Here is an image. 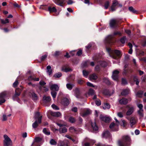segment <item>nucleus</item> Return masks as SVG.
Segmentation results:
<instances>
[{"label":"nucleus","instance_id":"15","mask_svg":"<svg viewBox=\"0 0 146 146\" xmlns=\"http://www.w3.org/2000/svg\"><path fill=\"white\" fill-rule=\"evenodd\" d=\"M110 128L113 131H116L118 130V127L117 126V124H115L113 123H112L110 124Z\"/></svg>","mask_w":146,"mask_h":146},{"label":"nucleus","instance_id":"30","mask_svg":"<svg viewBox=\"0 0 146 146\" xmlns=\"http://www.w3.org/2000/svg\"><path fill=\"white\" fill-rule=\"evenodd\" d=\"M31 96L33 99L34 101H36L38 99V97L37 95L33 92L31 93Z\"/></svg>","mask_w":146,"mask_h":146},{"label":"nucleus","instance_id":"24","mask_svg":"<svg viewBox=\"0 0 146 146\" xmlns=\"http://www.w3.org/2000/svg\"><path fill=\"white\" fill-rule=\"evenodd\" d=\"M48 11H49L50 13H55L56 12L57 9L54 7H52L49 6L48 7Z\"/></svg>","mask_w":146,"mask_h":146},{"label":"nucleus","instance_id":"44","mask_svg":"<svg viewBox=\"0 0 146 146\" xmlns=\"http://www.w3.org/2000/svg\"><path fill=\"white\" fill-rule=\"evenodd\" d=\"M110 108V105L107 103L104 104L103 107V108L104 109H109Z\"/></svg>","mask_w":146,"mask_h":146},{"label":"nucleus","instance_id":"60","mask_svg":"<svg viewBox=\"0 0 146 146\" xmlns=\"http://www.w3.org/2000/svg\"><path fill=\"white\" fill-rule=\"evenodd\" d=\"M137 106L139 108V110H143V106L142 104H137Z\"/></svg>","mask_w":146,"mask_h":146},{"label":"nucleus","instance_id":"43","mask_svg":"<svg viewBox=\"0 0 146 146\" xmlns=\"http://www.w3.org/2000/svg\"><path fill=\"white\" fill-rule=\"evenodd\" d=\"M50 144L52 145H56L57 144L56 142L53 139H51L50 141Z\"/></svg>","mask_w":146,"mask_h":146},{"label":"nucleus","instance_id":"58","mask_svg":"<svg viewBox=\"0 0 146 146\" xmlns=\"http://www.w3.org/2000/svg\"><path fill=\"white\" fill-rule=\"evenodd\" d=\"M127 82L125 78L122 79V84L123 85H125L127 84Z\"/></svg>","mask_w":146,"mask_h":146},{"label":"nucleus","instance_id":"37","mask_svg":"<svg viewBox=\"0 0 146 146\" xmlns=\"http://www.w3.org/2000/svg\"><path fill=\"white\" fill-rule=\"evenodd\" d=\"M74 86L73 84L70 83L67 84L66 85L67 88L70 90L72 89Z\"/></svg>","mask_w":146,"mask_h":146},{"label":"nucleus","instance_id":"22","mask_svg":"<svg viewBox=\"0 0 146 146\" xmlns=\"http://www.w3.org/2000/svg\"><path fill=\"white\" fill-rule=\"evenodd\" d=\"M134 111V108L133 107H130L129 108L128 110L126 113V115H131Z\"/></svg>","mask_w":146,"mask_h":146},{"label":"nucleus","instance_id":"36","mask_svg":"<svg viewBox=\"0 0 146 146\" xmlns=\"http://www.w3.org/2000/svg\"><path fill=\"white\" fill-rule=\"evenodd\" d=\"M89 73V72L86 71L85 70H83L82 71L83 75L85 78H87L88 77Z\"/></svg>","mask_w":146,"mask_h":146},{"label":"nucleus","instance_id":"62","mask_svg":"<svg viewBox=\"0 0 146 146\" xmlns=\"http://www.w3.org/2000/svg\"><path fill=\"white\" fill-rule=\"evenodd\" d=\"M104 82L108 84H110V83L109 80L108 78H105L104 80Z\"/></svg>","mask_w":146,"mask_h":146},{"label":"nucleus","instance_id":"61","mask_svg":"<svg viewBox=\"0 0 146 146\" xmlns=\"http://www.w3.org/2000/svg\"><path fill=\"white\" fill-rule=\"evenodd\" d=\"M69 130L71 132H75L76 131V129L73 127H70L69 128Z\"/></svg>","mask_w":146,"mask_h":146},{"label":"nucleus","instance_id":"29","mask_svg":"<svg viewBox=\"0 0 146 146\" xmlns=\"http://www.w3.org/2000/svg\"><path fill=\"white\" fill-rule=\"evenodd\" d=\"M51 100V98L50 96H44L43 98V100L45 102H49Z\"/></svg>","mask_w":146,"mask_h":146},{"label":"nucleus","instance_id":"2","mask_svg":"<svg viewBox=\"0 0 146 146\" xmlns=\"http://www.w3.org/2000/svg\"><path fill=\"white\" fill-rule=\"evenodd\" d=\"M116 35L120 36L121 35V33L119 32H115L113 35H108L105 39L104 40L105 43L108 45L112 44L114 42L113 39V36Z\"/></svg>","mask_w":146,"mask_h":146},{"label":"nucleus","instance_id":"20","mask_svg":"<svg viewBox=\"0 0 146 146\" xmlns=\"http://www.w3.org/2000/svg\"><path fill=\"white\" fill-rule=\"evenodd\" d=\"M136 120L133 117H132L131 118L130 120V125L132 128L133 127V126L135 125L136 123Z\"/></svg>","mask_w":146,"mask_h":146},{"label":"nucleus","instance_id":"16","mask_svg":"<svg viewBox=\"0 0 146 146\" xmlns=\"http://www.w3.org/2000/svg\"><path fill=\"white\" fill-rule=\"evenodd\" d=\"M54 2L57 5L61 7H64V0H54Z\"/></svg>","mask_w":146,"mask_h":146},{"label":"nucleus","instance_id":"47","mask_svg":"<svg viewBox=\"0 0 146 146\" xmlns=\"http://www.w3.org/2000/svg\"><path fill=\"white\" fill-rule=\"evenodd\" d=\"M1 21L2 23L3 24H5L9 22L8 19H1Z\"/></svg>","mask_w":146,"mask_h":146},{"label":"nucleus","instance_id":"13","mask_svg":"<svg viewBox=\"0 0 146 146\" xmlns=\"http://www.w3.org/2000/svg\"><path fill=\"white\" fill-rule=\"evenodd\" d=\"M42 118V116L40 115L39 112H37L35 113L34 118L36 120L38 121V123H40Z\"/></svg>","mask_w":146,"mask_h":146},{"label":"nucleus","instance_id":"53","mask_svg":"<svg viewBox=\"0 0 146 146\" xmlns=\"http://www.w3.org/2000/svg\"><path fill=\"white\" fill-rule=\"evenodd\" d=\"M93 44V43H90L87 46H86V52H88L87 50H88L92 46V44Z\"/></svg>","mask_w":146,"mask_h":146},{"label":"nucleus","instance_id":"12","mask_svg":"<svg viewBox=\"0 0 146 146\" xmlns=\"http://www.w3.org/2000/svg\"><path fill=\"white\" fill-rule=\"evenodd\" d=\"M100 118L101 121L106 123L109 122L110 120V118L109 117L104 116L102 115H100Z\"/></svg>","mask_w":146,"mask_h":146},{"label":"nucleus","instance_id":"45","mask_svg":"<svg viewBox=\"0 0 146 146\" xmlns=\"http://www.w3.org/2000/svg\"><path fill=\"white\" fill-rule=\"evenodd\" d=\"M143 92L142 91L138 92L136 94V96L138 97H141L143 94Z\"/></svg>","mask_w":146,"mask_h":146},{"label":"nucleus","instance_id":"1","mask_svg":"<svg viewBox=\"0 0 146 146\" xmlns=\"http://www.w3.org/2000/svg\"><path fill=\"white\" fill-rule=\"evenodd\" d=\"M107 50L110 56L112 58L116 60L115 61H113L114 63L119 62V60L118 59L117 57H119L121 54L120 52L118 50H113L110 48H107Z\"/></svg>","mask_w":146,"mask_h":146},{"label":"nucleus","instance_id":"11","mask_svg":"<svg viewBox=\"0 0 146 146\" xmlns=\"http://www.w3.org/2000/svg\"><path fill=\"white\" fill-rule=\"evenodd\" d=\"M102 137L103 138L110 139L111 138V136L109 131L108 130H106L103 133Z\"/></svg>","mask_w":146,"mask_h":146},{"label":"nucleus","instance_id":"19","mask_svg":"<svg viewBox=\"0 0 146 146\" xmlns=\"http://www.w3.org/2000/svg\"><path fill=\"white\" fill-rule=\"evenodd\" d=\"M119 101L121 104L125 105L127 103L128 100L125 98H122L121 99L119 100Z\"/></svg>","mask_w":146,"mask_h":146},{"label":"nucleus","instance_id":"34","mask_svg":"<svg viewBox=\"0 0 146 146\" xmlns=\"http://www.w3.org/2000/svg\"><path fill=\"white\" fill-rule=\"evenodd\" d=\"M40 123H38V121L36 120L32 124V127L33 128H36L38 126V124Z\"/></svg>","mask_w":146,"mask_h":146},{"label":"nucleus","instance_id":"4","mask_svg":"<svg viewBox=\"0 0 146 146\" xmlns=\"http://www.w3.org/2000/svg\"><path fill=\"white\" fill-rule=\"evenodd\" d=\"M4 140L3 141V144L4 146H12V143L11 139L7 135H4Z\"/></svg>","mask_w":146,"mask_h":146},{"label":"nucleus","instance_id":"33","mask_svg":"<svg viewBox=\"0 0 146 146\" xmlns=\"http://www.w3.org/2000/svg\"><path fill=\"white\" fill-rule=\"evenodd\" d=\"M29 80H34L35 81H38L39 80L38 78H35L34 77L30 76L28 78Z\"/></svg>","mask_w":146,"mask_h":146},{"label":"nucleus","instance_id":"3","mask_svg":"<svg viewBox=\"0 0 146 146\" xmlns=\"http://www.w3.org/2000/svg\"><path fill=\"white\" fill-rule=\"evenodd\" d=\"M130 141V138L128 136H123L121 140H119L118 142L119 146H127L128 145V143Z\"/></svg>","mask_w":146,"mask_h":146},{"label":"nucleus","instance_id":"32","mask_svg":"<svg viewBox=\"0 0 146 146\" xmlns=\"http://www.w3.org/2000/svg\"><path fill=\"white\" fill-rule=\"evenodd\" d=\"M98 64L102 67H106L107 65V63L105 61H99L98 63Z\"/></svg>","mask_w":146,"mask_h":146},{"label":"nucleus","instance_id":"8","mask_svg":"<svg viewBox=\"0 0 146 146\" xmlns=\"http://www.w3.org/2000/svg\"><path fill=\"white\" fill-rule=\"evenodd\" d=\"M39 84L40 86L39 87V89L40 91L43 92L44 91L46 92L48 90V89L46 87H44V86L46 83L43 81H40L39 82Z\"/></svg>","mask_w":146,"mask_h":146},{"label":"nucleus","instance_id":"21","mask_svg":"<svg viewBox=\"0 0 146 146\" xmlns=\"http://www.w3.org/2000/svg\"><path fill=\"white\" fill-rule=\"evenodd\" d=\"M50 114L52 116L56 117H59L61 115V113L59 111H51Z\"/></svg>","mask_w":146,"mask_h":146},{"label":"nucleus","instance_id":"23","mask_svg":"<svg viewBox=\"0 0 146 146\" xmlns=\"http://www.w3.org/2000/svg\"><path fill=\"white\" fill-rule=\"evenodd\" d=\"M62 102L64 106H67L69 104V101L66 98H64L62 99Z\"/></svg>","mask_w":146,"mask_h":146},{"label":"nucleus","instance_id":"57","mask_svg":"<svg viewBox=\"0 0 146 146\" xmlns=\"http://www.w3.org/2000/svg\"><path fill=\"white\" fill-rule=\"evenodd\" d=\"M69 121L70 122L73 123L75 122L76 120L74 118L71 117L69 118Z\"/></svg>","mask_w":146,"mask_h":146},{"label":"nucleus","instance_id":"6","mask_svg":"<svg viewBox=\"0 0 146 146\" xmlns=\"http://www.w3.org/2000/svg\"><path fill=\"white\" fill-rule=\"evenodd\" d=\"M91 113L90 110L88 109H82L80 113V115L83 117H84Z\"/></svg>","mask_w":146,"mask_h":146},{"label":"nucleus","instance_id":"9","mask_svg":"<svg viewBox=\"0 0 146 146\" xmlns=\"http://www.w3.org/2000/svg\"><path fill=\"white\" fill-rule=\"evenodd\" d=\"M112 2V4L111 6V11H114L116 10V7L118 5V2L117 0H113Z\"/></svg>","mask_w":146,"mask_h":146},{"label":"nucleus","instance_id":"7","mask_svg":"<svg viewBox=\"0 0 146 146\" xmlns=\"http://www.w3.org/2000/svg\"><path fill=\"white\" fill-rule=\"evenodd\" d=\"M21 92V90L19 88L17 89L15 91V94L13 96V99L14 100H16L18 102H19L20 100L18 96H19Z\"/></svg>","mask_w":146,"mask_h":146},{"label":"nucleus","instance_id":"48","mask_svg":"<svg viewBox=\"0 0 146 146\" xmlns=\"http://www.w3.org/2000/svg\"><path fill=\"white\" fill-rule=\"evenodd\" d=\"M59 131L61 133H64L67 132V129L66 127H64L62 129H60Z\"/></svg>","mask_w":146,"mask_h":146},{"label":"nucleus","instance_id":"28","mask_svg":"<svg viewBox=\"0 0 146 146\" xmlns=\"http://www.w3.org/2000/svg\"><path fill=\"white\" fill-rule=\"evenodd\" d=\"M129 89H125L123 91L121 94L122 95L125 96L129 93Z\"/></svg>","mask_w":146,"mask_h":146},{"label":"nucleus","instance_id":"54","mask_svg":"<svg viewBox=\"0 0 146 146\" xmlns=\"http://www.w3.org/2000/svg\"><path fill=\"white\" fill-rule=\"evenodd\" d=\"M11 114L7 116H6L5 115H3V121H5L7 119V116L9 117L11 116Z\"/></svg>","mask_w":146,"mask_h":146},{"label":"nucleus","instance_id":"42","mask_svg":"<svg viewBox=\"0 0 146 146\" xmlns=\"http://www.w3.org/2000/svg\"><path fill=\"white\" fill-rule=\"evenodd\" d=\"M75 93L76 97L78 98L80 94V92L79 89L76 88L75 90Z\"/></svg>","mask_w":146,"mask_h":146},{"label":"nucleus","instance_id":"50","mask_svg":"<svg viewBox=\"0 0 146 146\" xmlns=\"http://www.w3.org/2000/svg\"><path fill=\"white\" fill-rule=\"evenodd\" d=\"M142 45L144 46H146V37L144 36L143 38Z\"/></svg>","mask_w":146,"mask_h":146},{"label":"nucleus","instance_id":"31","mask_svg":"<svg viewBox=\"0 0 146 146\" xmlns=\"http://www.w3.org/2000/svg\"><path fill=\"white\" fill-rule=\"evenodd\" d=\"M47 69V72L50 75L52 73V70L51 69V67L50 66H48L46 68Z\"/></svg>","mask_w":146,"mask_h":146},{"label":"nucleus","instance_id":"49","mask_svg":"<svg viewBox=\"0 0 146 146\" xmlns=\"http://www.w3.org/2000/svg\"><path fill=\"white\" fill-rule=\"evenodd\" d=\"M62 76V74L61 73L58 72L57 73L55 74L54 75V76L55 78H59L60 77Z\"/></svg>","mask_w":146,"mask_h":146},{"label":"nucleus","instance_id":"35","mask_svg":"<svg viewBox=\"0 0 146 146\" xmlns=\"http://www.w3.org/2000/svg\"><path fill=\"white\" fill-rule=\"evenodd\" d=\"M62 70L64 72H68L72 71V70L69 68H65L64 67H62Z\"/></svg>","mask_w":146,"mask_h":146},{"label":"nucleus","instance_id":"27","mask_svg":"<svg viewBox=\"0 0 146 146\" xmlns=\"http://www.w3.org/2000/svg\"><path fill=\"white\" fill-rule=\"evenodd\" d=\"M98 77V76L95 73H94V74L91 75L90 76V77H89L90 79L91 80H95L97 79Z\"/></svg>","mask_w":146,"mask_h":146},{"label":"nucleus","instance_id":"51","mask_svg":"<svg viewBox=\"0 0 146 146\" xmlns=\"http://www.w3.org/2000/svg\"><path fill=\"white\" fill-rule=\"evenodd\" d=\"M95 102L97 106H99L101 104V101L99 99H97L95 101Z\"/></svg>","mask_w":146,"mask_h":146},{"label":"nucleus","instance_id":"52","mask_svg":"<svg viewBox=\"0 0 146 146\" xmlns=\"http://www.w3.org/2000/svg\"><path fill=\"white\" fill-rule=\"evenodd\" d=\"M126 40V37L125 36H123L122 38H121L120 41L121 42L122 44H124L125 43V41Z\"/></svg>","mask_w":146,"mask_h":146},{"label":"nucleus","instance_id":"46","mask_svg":"<svg viewBox=\"0 0 146 146\" xmlns=\"http://www.w3.org/2000/svg\"><path fill=\"white\" fill-rule=\"evenodd\" d=\"M88 93L89 95H93L95 93V91L92 89H90L89 90Z\"/></svg>","mask_w":146,"mask_h":146},{"label":"nucleus","instance_id":"39","mask_svg":"<svg viewBox=\"0 0 146 146\" xmlns=\"http://www.w3.org/2000/svg\"><path fill=\"white\" fill-rule=\"evenodd\" d=\"M129 10L130 12L134 13H137V11L135 10L133 8L132 6L130 7H129Z\"/></svg>","mask_w":146,"mask_h":146},{"label":"nucleus","instance_id":"26","mask_svg":"<svg viewBox=\"0 0 146 146\" xmlns=\"http://www.w3.org/2000/svg\"><path fill=\"white\" fill-rule=\"evenodd\" d=\"M58 145L60 146H68L67 143L61 140L59 141Z\"/></svg>","mask_w":146,"mask_h":146},{"label":"nucleus","instance_id":"40","mask_svg":"<svg viewBox=\"0 0 146 146\" xmlns=\"http://www.w3.org/2000/svg\"><path fill=\"white\" fill-rule=\"evenodd\" d=\"M43 132L47 135H48L50 134V132L46 128H44L43 129Z\"/></svg>","mask_w":146,"mask_h":146},{"label":"nucleus","instance_id":"63","mask_svg":"<svg viewBox=\"0 0 146 146\" xmlns=\"http://www.w3.org/2000/svg\"><path fill=\"white\" fill-rule=\"evenodd\" d=\"M117 116L121 118L123 117V113L121 112H118L117 113Z\"/></svg>","mask_w":146,"mask_h":146},{"label":"nucleus","instance_id":"64","mask_svg":"<svg viewBox=\"0 0 146 146\" xmlns=\"http://www.w3.org/2000/svg\"><path fill=\"white\" fill-rule=\"evenodd\" d=\"M87 85L88 86H90V87H95V86L92 83H90L89 82H88L87 83Z\"/></svg>","mask_w":146,"mask_h":146},{"label":"nucleus","instance_id":"41","mask_svg":"<svg viewBox=\"0 0 146 146\" xmlns=\"http://www.w3.org/2000/svg\"><path fill=\"white\" fill-rule=\"evenodd\" d=\"M143 110H139L138 111V113L140 118L142 117L143 116Z\"/></svg>","mask_w":146,"mask_h":146},{"label":"nucleus","instance_id":"5","mask_svg":"<svg viewBox=\"0 0 146 146\" xmlns=\"http://www.w3.org/2000/svg\"><path fill=\"white\" fill-rule=\"evenodd\" d=\"M8 94V92L7 91H5L0 94V105L5 102V98Z\"/></svg>","mask_w":146,"mask_h":146},{"label":"nucleus","instance_id":"38","mask_svg":"<svg viewBox=\"0 0 146 146\" xmlns=\"http://www.w3.org/2000/svg\"><path fill=\"white\" fill-rule=\"evenodd\" d=\"M110 2L107 1H106L104 3V7L106 9H107L110 5Z\"/></svg>","mask_w":146,"mask_h":146},{"label":"nucleus","instance_id":"17","mask_svg":"<svg viewBox=\"0 0 146 146\" xmlns=\"http://www.w3.org/2000/svg\"><path fill=\"white\" fill-rule=\"evenodd\" d=\"M59 87L56 84H54L51 85L50 87V90L53 91H58L59 90Z\"/></svg>","mask_w":146,"mask_h":146},{"label":"nucleus","instance_id":"59","mask_svg":"<svg viewBox=\"0 0 146 146\" xmlns=\"http://www.w3.org/2000/svg\"><path fill=\"white\" fill-rule=\"evenodd\" d=\"M51 106L53 109L55 110H58L59 109L58 107L54 104L52 105Z\"/></svg>","mask_w":146,"mask_h":146},{"label":"nucleus","instance_id":"56","mask_svg":"<svg viewBox=\"0 0 146 146\" xmlns=\"http://www.w3.org/2000/svg\"><path fill=\"white\" fill-rule=\"evenodd\" d=\"M48 7L46 5H42L40 6V8L43 9L48 10Z\"/></svg>","mask_w":146,"mask_h":146},{"label":"nucleus","instance_id":"14","mask_svg":"<svg viewBox=\"0 0 146 146\" xmlns=\"http://www.w3.org/2000/svg\"><path fill=\"white\" fill-rule=\"evenodd\" d=\"M119 72L117 70L114 71L113 72L112 78L115 81H117L118 78V74Z\"/></svg>","mask_w":146,"mask_h":146},{"label":"nucleus","instance_id":"10","mask_svg":"<svg viewBox=\"0 0 146 146\" xmlns=\"http://www.w3.org/2000/svg\"><path fill=\"white\" fill-rule=\"evenodd\" d=\"M118 24L119 23L114 19L111 20L110 23V26L111 28L117 27Z\"/></svg>","mask_w":146,"mask_h":146},{"label":"nucleus","instance_id":"55","mask_svg":"<svg viewBox=\"0 0 146 146\" xmlns=\"http://www.w3.org/2000/svg\"><path fill=\"white\" fill-rule=\"evenodd\" d=\"M51 94L53 98H56L57 93L55 91H52L51 92Z\"/></svg>","mask_w":146,"mask_h":146},{"label":"nucleus","instance_id":"18","mask_svg":"<svg viewBox=\"0 0 146 146\" xmlns=\"http://www.w3.org/2000/svg\"><path fill=\"white\" fill-rule=\"evenodd\" d=\"M42 140V138L41 137H36L35 139L34 142L32 143L31 146H36L37 144L34 142H35L36 143L39 142L40 141Z\"/></svg>","mask_w":146,"mask_h":146},{"label":"nucleus","instance_id":"25","mask_svg":"<svg viewBox=\"0 0 146 146\" xmlns=\"http://www.w3.org/2000/svg\"><path fill=\"white\" fill-rule=\"evenodd\" d=\"M91 125L93 129L95 131H97L98 130V127L97 125L96 122H91Z\"/></svg>","mask_w":146,"mask_h":146}]
</instances>
